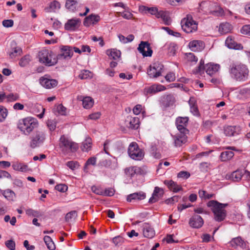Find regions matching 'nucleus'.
Masks as SVG:
<instances>
[{
	"label": "nucleus",
	"instance_id": "nucleus-44",
	"mask_svg": "<svg viewBox=\"0 0 250 250\" xmlns=\"http://www.w3.org/2000/svg\"><path fill=\"white\" fill-rule=\"evenodd\" d=\"M157 18H161L166 24H169L170 23V18L167 13L164 11H160L159 14H157Z\"/></svg>",
	"mask_w": 250,
	"mask_h": 250
},
{
	"label": "nucleus",
	"instance_id": "nucleus-52",
	"mask_svg": "<svg viewBox=\"0 0 250 250\" xmlns=\"http://www.w3.org/2000/svg\"><path fill=\"white\" fill-rule=\"evenodd\" d=\"M35 107L38 110V111H36L35 110L34 112L39 118L42 119L43 117L45 108H44L41 105H36Z\"/></svg>",
	"mask_w": 250,
	"mask_h": 250
},
{
	"label": "nucleus",
	"instance_id": "nucleus-17",
	"mask_svg": "<svg viewBox=\"0 0 250 250\" xmlns=\"http://www.w3.org/2000/svg\"><path fill=\"white\" fill-rule=\"evenodd\" d=\"M241 132L239 126H228L224 128V133L228 136H235L239 134Z\"/></svg>",
	"mask_w": 250,
	"mask_h": 250
},
{
	"label": "nucleus",
	"instance_id": "nucleus-28",
	"mask_svg": "<svg viewBox=\"0 0 250 250\" xmlns=\"http://www.w3.org/2000/svg\"><path fill=\"white\" fill-rule=\"evenodd\" d=\"M244 173V169H238L232 172L228 178L233 182H239L243 177Z\"/></svg>",
	"mask_w": 250,
	"mask_h": 250
},
{
	"label": "nucleus",
	"instance_id": "nucleus-29",
	"mask_svg": "<svg viewBox=\"0 0 250 250\" xmlns=\"http://www.w3.org/2000/svg\"><path fill=\"white\" fill-rule=\"evenodd\" d=\"M146 197V194L142 191L135 192L127 196V201L131 202L133 200H142L144 199Z\"/></svg>",
	"mask_w": 250,
	"mask_h": 250
},
{
	"label": "nucleus",
	"instance_id": "nucleus-63",
	"mask_svg": "<svg viewBox=\"0 0 250 250\" xmlns=\"http://www.w3.org/2000/svg\"><path fill=\"white\" fill-rule=\"evenodd\" d=\"M241 33L243 34L250 36V25L246 24L243 26L241 29Z\"/></svg>",
	"mask_w": 250,
	"mask_h": 250
},
{
	"label": "nucleus",
	"instance_id": "nucleus-56",
	"mask_svg": "<svg viewBox=\"0 0 250 250\" xmlns=\"http://www.w3.org/2000/svg\"><path fill=\"white\" fill-rule=\"evenodd\" d=\"M7 113L6 108L0 105V122H2L6 119Z\"/></svg>",
	"mask_w": 250,
	"mask_h": 250
},
{
	"label": "nucleus",
	"instance_id": "nucleus-7",
	"mask_svg": "<svg viewBox=\"0 0 250 250\" xmlns=\"http://www.w3.org/2000/svg\"><path fill=\"white\" fill-rule=\"evenodd\" d=\"M181 24L183 30L187 33H192L197 30V23L190 15H187L186 18L183 19Z\"/></svg>",
	"mask_w": 250,
	"mask_h": 250
},
{
	"label": "nucleus",
	"instance_id": "nucleus-6",
	"mask_svg": "<svg viewBox=\"0 0 250 250\" xmlns=\"http://www.w3.org/2000/svg\"><path fill=\"white\" fill-rule=\"evenodd\" d=\"M127 153L130 158L136 161L142 160L145 156L144 151L139 147L136 142H132L130 144Z\"/></svg>",
	"mask_w": 250,
	"mask_h": 250
},
{
	"label": "nucleus",
	"instance_id": "nucleus-9",
	"mask_svg": "<svg viewBox=\"0 0 250 250\" xmlns=\"http://www.w3.org/2000/svg\"><path fill=\"white\" fill-rule=\"evenodd\" d=\"M164 66L159 62L152 63L147 70V74L151 78H156L161 75Z\"/></svg>",
	"mask_w": 250,
	"mask_h": 250
},
{
	"label": "nucleus",
	"instance_id": "nucleus-41",
	"mask_svg": "<svg viewBox=\"0 0 250 250\" xmlns=\"http://www.w3.org/2000/svg\"><path fill=\"white\" fill-rule=\"evenodd\" d=\"M12 167L15 170L21 172H26L28 169L27 165L18 162L13 163Z\"/></svg>",
	"mask_w": 250,
	"mask_h": 250
},
{
	"label": "nucleus",
	"instance_id": "nucleus-22",
	"mask_svg": "<svg viewBox=\"0 0 250 250\" xmlns=\"http://www.w3.org/2000/svg\"><path fill=\"white\" fill-rule=\"evenodd\" d=\"M166 89L165 86L161 84H153L150 86L146 87L145 92L146 94H153L158 92L164 91Z\"/></svg>",
	"mask_w": 250,
	"mask_h": 250
},
{
	"label": "nucleus",
	"instance_id": "nucleus-60",
	"mask_svg": "<svg viewBox=\"0 0 250 250\" xmlns=\"http://www.w3.org/2000/svg\"><path fill=\"white\" fill-rule=\"evenodd\" d=\"M163 29L165 30L169 35H172L177 38H179L181 37V35L180 33L173 31L167 27H163Z\"/></svg>",
	"mask_w": 250,
	"mask_h": 250
},
{
	"label": "nucleus",
	"instance_id": "nucleus-5",
	"mask_svg": "<svg viewBox=\"0 0 250 250\" xmlns=\"http://www.w3.org/2000/svg\"><path fill=\"white\" fill-rule=\"evenodd\" d=\"M60 146L64 153L73 152L78 149V145L73 142L71 139L67 136L62 135L60 139Z\"/></svg>",
	"mask_w": 250,
	"mask_h": 250
},
{
	"label": "nucleus",
	"instance_id": "nucleus-34",
	"mask_svg": "<svg viewBox=\"0 0 250 250\" xmlns=\"http://www.w3.org/2000/svg\"><path fill=\"white\" fill-rule=\"evenodd\" d=\"M164 47L165 49L167 50L168 54L172 56L175 55L178 48L177 44L173 42L167 43Z\"/></svg>",
	"mask_w": 250,
	"mask_h": 250
},
{
	"label": "nucleus",
	"instance_id": "nucleus-37",
	"mask_svg": "<svg viewBox=\"0 0 250 250\" xmlns=\"http://www.w3.org/2000/svg\"><path fill=\"white\" fill-rule=\"evenodd\" d=\"M106 54L113 60H117L121 56V52L116 49H108L106 52Z\"/></svg>",
	"mask_w": 250,
	"mask_h": 250
},
{
	"label": "nucleus",
	"instance_id": "nucleus-23",
	"mask_svg": "<svg viewBox=\"0 0 250 250\" xmlns=\"http://www.w3.org/2000/svg\"><path fill=\"white\" fill-rule=\"evenodd\" d=\"M186 134H176L172 136V138L174 141V145L176 147H180L187 142V137L186 135Z\"/></svg>",
	"mask_w": 250,
	"mask_h": 250
},
{
	"label": "nucleus",
	"instance_id": "nucleus-51",
	"mask_svg": "<svg viewBox=\"0 0 250 250\" xmlns=\"http://www.w3.org/2000/svg\"><path fill=\"white\" fill-rule=\"evenodd\" d=\"M20 99V95L17 93H10L7 95V102H13Z\"/></svg>",
	"mask_w": 250,
	"mask_h": 250
},
{
	"label": "nucleus",
	"instance_id": "nucleus-25",
	"mask_svg": "<svg viewBox=\"0 0 250 250\" xmlns=\"http://www.w3.org/2000/svg\"><path fill=\"white\" fill-rule=\"evenodd\" d=\"M125 172L127 176L132 177L135 174H143V170L140 167L134 166L126 168Z\"/></svg>",
	"mask_w": 250,
	"mask_h": 250
},
{
	"label": "nucleus",
	"instance_id": "nucleus-26",
	"mask_svg": "<svg viewBox=\"0 0 250 250\" xmlns=\"http://www.w3.org/2000/svg\"><path fill=\"white\" fill-rule=\"evenodd\" d=\"M220 68L219 64L209 63L205 65L204 70H205L207 74L211 76L218 72Z\"/></svg>",
	"mask_w": 250,
	"mask_h": 250
},
{
	"label": "nucleus",
	"instance_id": "nucleus-36",
	"mask_svg": "<svg viewBox=\"0 0 250 250\" xmlns=\"http://www.w3.org/2000/svg\"><path fill=\"white\" fill-rule=\"evenodd\" d=\"M91 147L92 139L90 137H86L82 143L81 149L83 151L87 152L91 149Z\"/></svg>",
	"mask_w": 250,
	"mask_h": 250
},
{
	"label": "nucleus",
	"instance_id": "nucleus-58",
	"mask_svg": "<svg viewBox=\"0 0 250 250\" xmlns=\"http://www.w3.org/2000/svg\"><path fill=\"white\" fill-rule=\"evenodd\" d=\"M56 110L58 114L61 115H66L67 113V108L62 104H59L57 106Z\"/></svg>",
	"mask_w": 250,
	"mask_h": 250
},
{
	"label": "nucleus",
	"instance_id": "nucleus-53",
	"mask_svg": "<svg viewBox=\"0 0 250 250\" xmlns=\"http://www.w3.org/2000/svg\"><path fill=\"white\" fill-rule=\"evenodd\" d=\"M92 77V74L91 72L87 70H82L79 75V77L82 80L91 78Z\"/></svg>",
	"mask_w": 250,
	"mask_h": 250
},
{
	"label": "nucleus",
	"instance_id": "nucleus-50",
	"mask_svg": "<svg viewBox=\"0 0 250 250\" xmlns=\"http://www.w3.org/2000/svg\"><path fill=\"white\" fill-rule=\"evenodd\" d=\"M121 16L125 19L131 20L133 18V15L130 11L128 7L125 8L124 11L121 12Z\"/></svg>",
	"mask_w": 250,
	"mask_h": 250
},
{
	"label": "nucleus",
	"instance_id": "nucleus-54",
	"mask_svg": "<svg viewBox=\"0 0 250 250\" xmlns=\"http://www.w3.org/2000/svg\"><path fill=\"white\" fill-rule=\"evenodd\" d=\"M199 196L202 199H209L213 197V194H209L204 190H199L198 192Z\"/></svg>",
	"mask_w": 250,
	"mask_h": 250
},
{
	"label": "nucleus",
	"instance_id": "nucleus-2",
	"mask_svg": "<svg viewBox=\"0 0 250 250\" xmlns=\"http://www.w3.org/2000/svg\"><path fill=\"white\" fill-rule=\"evenodd\" d=\"M228 204H222L216 200H210L207 203V206L210 208L214 214L215 221L221 222L223 221L226 216L225 208Z\"/></svg>",
	"mask_w": 250,
	"mask_h": 250
},
{
	"label": "nucleus",
	"instance_id": "nucleus-48",
	"mask_svg": "<svg viewBox=\"0 0 250 250\" xmlns=\"http://www.w3.org/2000/svg\"><path fill=\"white\" fill-rule=\"evenodd\" d=\"M163 102L166 106H169L172 105L174 102V98L171 95H167L163 98Z\"/></svg>",
	"mask_w": 250,
	"mask_h": 250
},
{
	"label": "nucleus",
	"instance_id": "nucleus-12",
	"mask_svg": "<svg viewBox=\"0 0 250 250\" xmlns=\"http://www.w3.org/2000/svg\"><path fill=\"white\" fill-rule=\"evenodd\" d=\"M81 21L79 18H72L68 20L64 24L65 30L69 31H75L80 27Z\"/></svg>",
	"mask_w": 250,
	"mask_h": 250
},
{
	"label": "nucleus",
	"instance_id": "nucleus-32",
	"mask_svg": "<svg viewBox=\"0 0 250 250\" xmlns=\"http://www.w3.org/2000/svg\"><path fill=\"white\" fill-rule=\"evenodd\" d=\"M2 194L4 198L9 201H13L16 197L15 193L10 189H6L2 190L1 191Z\"/></svg>",
	"mask_w": 250,
	"mask_h": 250
},
{
	"label": "nucleus",
	"instance_id": "nucleus-42",
	"mask_svg": "<svg viewBox=\"0 0 250 250\" xmlns=\"http://www.w3.org/2000/svg\"><path fill=\"white\" fill-rule=\"evenodd\" d=\"M233 156L234 153L232 151H225L221 153L220 157L221 161L226 162L230 160Z\"/></svg>",
	"mask_w": 250,
	"mask_h": 250
},
{
	"label": "nucleus",
	"instance_id": "nucleus-55",
	"mask_svg": "<svg viewBox=\"0 0 250 250\" xmlns=\"http://www.w3.org/2000/svg\"><path fill=\"white\" fill-rule=\"evenodd\" d=\"M188 62H191L192 64L196 63L198 61V58L192 53H188L186 54Z\"/></svg>",
	"mask_w": 250,
	"mask_h": 250
},
{
	"label": "nucleus",
	"instance_id": "nucleus-43",
	"mask_svg": "<svg viewBox=\"0 0 250 250\" xmlns=\"http://www.w3.org/2000/svg\"><path fill=\"white\" fill-rule=\"evenodd\" d=\"M101 165L106 167L115 169L117 167L116 161L112 162L111 160H104L101 162Z\"/></svg>",
	"mask_w": 250,
	"mask_h": 250
},
{
	"label": "nucleus",
	"instance_id": "nucleus-64",
	"mask_svg": "<svg viewBox=\"0 0 250 250\" xmlns=\"http://www.w3.org/2000/svg\"><path fill=\"white\" fill-rule=\"evenodd\" d=\"M5 245L10 250H14L15 249V243L12 240L6 241L5 242Z\"/></svg>",
	"mask_w": 250,
	"mask_h": 250
},
{
	"label": "nucleus",
	"instance_id": "nucleus-40",
	"mask_svg": "<svg viewBox=\"0 0 250 250\" xmlns=\"http://www.w3.org/2000/svg\"><path fill=\"white\" fill-rule=\"evenodd\" d=\"M22 51L21 48L19 46L13 47L11 51L9 52V55L11 59H14L21 55Z\"/></svg>",
	"mask_w": 250,
	"mask_h": 250
},
{
	"label": "nucleus",
	"instance_id": "nucleus-39",
	"mask_svg": "<svg viewBox=\"0 0 250 250\" xmlns=\"http://www.w3.org/2000/svg\"><path fill=\"white\" fill-rule=\"evenodd\" d=\"M60 7V3L56 0H54L50 2L49 6L45 8V10L47 12H54L56 10H59Z\"/></svg>",
	"mask_w": 250,
	"mask_h": 250
},
{
	"label": "nucleus",
	"instance_id": "nucleus-61",
	"mask_svg": "<svg viewBox=\"0 0 250 250\" xmlns=\"http://www.w3.org/2000/svg\"><path fill=\"white\" fill-rule=\"evenodd\" d=\"M91 190L93 192L97 195H102L103 194V191L104 189H103L101 187L93 186L91 187Z\"/></svg>",
	"mask_w": 250,
	"mask_h": 250
},
{
	"label": "nucleus",
	"instance_id": "nucleus-19",
	"mask_svg": "<svg viewBox=\"0 0 250 250\" xmlns=\"http://www.w3.org/2000/svg\"><path fill=\"white\" fill-rule=\"evenodd\" d=\"M204 224L202 218L198 215H193L189 221V224L190 227L193 228H200Z\"/></svg>",
	"mask_w": 250,
	"mask_h": 250
},
{
	"label": "nucleus",
	"instance_id": "nucleus-8",
	"mask_svg": "<svg viewBox=\"0 0 250 250\" xmlns=\"http://www.w3.org/2000/svg\"><path fill=\"white\" fill-rule=\"evenodd\" d=\"M30 146L34 148L40 146L45 140V134L41 130L35 131L30 137Z\"/></svg>",
	"mask_w": 250,
	"mask_h": 250
},
{
	"label": "nucleus",
	"instance_id": "nucleus-14",
	"mask_svg": "<svg viewBox=\"0 0 250 250\" xmlns=\"http://www.w3.org/2000/svg\"><path fill=\"white\" fill-rule=\"evenodd\" d=\"M229 244L230 246L234 249L240 247L242 249H245L248 247L247 243L239 236L232 239Z\"/></svg>",
	"mask_w": 250,
	"mask_h": 250
},
{
	"label": "nucleus",
	"instance_id": "nucleus-49",
	"mask_svg": "<svg viewBox=\"0 0 250 250\" xmlns=\"http://www.w3.org/2000/svg\"><path fill=\"white\" fill-rule=\"evenodd\" d=\"M77 3V0H67L65 3V7L69 10L74 11Z\"/></svg>",
	"mask_w": 250,
	"mask_h": 250
},
{
	"label": "nucleus",
	"instance_id": "nucleus-1",
	"mask_svg": "<svg viewBox=\"0 0 250 250\" xmlns=\"http://www.w3.org/2000/svg\"><path fill=\"white\" fill-rule=\"evenodd\" d=\"M230 77L238 82H245L248 79L249 70L248 67L241 63H232L229 66Z\"/></svg>",
	"mask_w": 250,
	"mask_h": 250
},
{
	"label": "nucleus",
	"instance_id": "nucleus-27",
	"mask_svg": "<svg viewBox=\"0 0 250 250\" xmlns=\"http://www.w3.org/2000/svg\"><path fill=\"white\" fill-rule=\"evenodd\" d=\"M164 184L170 190L174 192H178L182 189V188L181 186L178 185L172 180H165Z\"/></svg>",
	"mask_w": 250,
	"mask_h": 250
},
{
	"label": "nucleus",
	"instance_id": "nucleus-16",
	"mask_svg": "<svg viewBox=\"0 0 250 250\" xmlns=\"http://www.w3.org/2000/svg\"><path fill=\"white\" fill-rule=\"evenodd\" d=\"M188 46L192 51H201L204 48L205 43L201 40H193L188 43Z\"/></svg>",
	"mask_w": 250,
	"mask_h": 250
},
{
	"label": "nucleus",
	"instance_id": "nucleus-59",
	"mask_svg": "<svg viewBox=\"0 0 250 250\" xmlns=\"http://www.w3.org/2000/svg\"><path fill=\"white\" fill-rule=\"evenodd\" d=\"M26 214L30 216L38 217L40 215V212L32 208H28L25 210Z\"/></svg>",
	"mask_w": 250,
	"mask_h": 250
},
{
	"label": "nucleus",
	"instance_id": "nucleus-30",
	"mask_svg": "<svg viewBox=\"0 0 250 250\" xmlns=\"http://www.w3.org/2000/svg\"><path fill=\"white\" fill-rule=\"evenodd\" d=\"M188 104L190 106V111L195 116L199 117L200 114L196 102L194 98H190L188 101Z\"/></svg>",
	"mask_w": 250,
	"mask_h": 250
},
{
	"label": "nucleus",
	"instance_id": "nucleus-4",
	"mask_svg": "<svg viewBox=\"0 0 250 250\" xmlns=\"http://www.w3.org/2000/svg\"><path fill=\"white\" fill-rule=\"evenodd\" d=\"M38 123L35 118L27 117L19 121L18 128L24 134L29 135L38 126Z\"/></svg>",
	"mask_w": 250,
	"mask_h": 250
},
{
	"label": "nucleus",
	"instance_id": "nucleus-33",
	"mask_svg": "<svg viewBox=\"0 0 250 250\" xmlns=\"http://www.w3.org/2000/svg\"><path fill=\"white\" fill-rule=\"evenodd\" d=\"M127 122H128L129 126L131 128L136 129L140 125V120L138 117L128 116L127 117Z\"/></svg>",
	"mask_w": 250,
	"mask_h": 250
},
{
	"label": "nucleus",
	"instance_id": "nucleus-18",
	"mask_svg": "<svg viewBox=\"0 0 250 250\" xmlns=\"http://www.w3.org/2000/svg\"><path fill=\"white\" fill-rule=\"evenodd\" d=\"M143 233L145 237L152 238L155 235L154 229L147 223H144L142 226Z\"/></svg>",
	"mask_w": 250,
	"mask_h": 250
},
{
	"label": "nucleus",
	"instance_id": "nucleus-46",
	"mask_svg": "<svg viewBox=\"0 0 250 250\" xmlns=\"http://www.w3.org/2000/svg\"><path fill=\"white\" fill-rule=\"evenodd\" d=\"M205 66L204 60H201L199 65L192 70V73L194 74H199L201 75L202 73H204Z\"/></svg>",
	"mask_w": 250,
	"mask_h": 250
},
{
	"label": "nucleus",
	"instance_id": "nucleus-35",
	"mask_svg": "<svg viewBox=\"0 0 250 250\" xmlns=\"http://www.w3.org/2000/svg\"><path fill=\"white\" fill-rule=\"evenodd\" d=\"M139 11L141 12L145 13H150L151 15H154L157 18V14H159L157 8L156 7L149 8L145 6H142L139 7Z\"/></svg>",
	"mask_w": 250,
	"mask_h": 250
},
{
	"label": "nucleus",
	"instance_id": "nucleus-20",
	"mask_svg": "<svg viewBox=\"0 0 250 250\" xmlns=\"http://www.w3.org/2000/svg\"><path fill=\"white\" fill-rule=\"evenodd\" d=\"M225 44L226 46L230 49L235 50H241L243 49L242 44L237 43L235 41L234 38L232 36L228 37L226 40Z\"/></svg>",
	"mask_w": 250,
	"mask_h": 250
},
{
	"label": "nucleus",
	"instance_id": "nucleus-31",
	"mask_svg": "<svg viewBox=\"0 0 250 250\" xmlns=\"http://www.w3.org/2000/svg\"><path fill=\"white\" fill-rule=\"evenodd\" d=\"M78 99L83 101V107L85 109L91 108L94 104V100L90 97H83L82 96Z\"/></svg>",
	"mask_w": 250,
	"mask_h": 250
},
{
	"label": "nucleus",
	"instance_id": "nucleus-13",
	"mask_svg": "<svg viewBox=\"0 0 250 250\" xmlns=\"http://www.w3.org/2000/svg\"><path fill=\"white\" fill-rule=\"evenodd\" d=\"M101 20V18L99 15L91 14L84 18L83 24L85 27L94 26L96 25Z\"/></svg>",
	"mask_w": 250,
	"mask_h": 250
},
{
	"label": "nucleus",
	"instance_id": "nucleus-21",
	"mask_svg": "<svg viewBox=\"0 0 250 250\" xmlns=\"http://www.w3.org/2000/svg\"><path fill=\"white\" fill-rule=\"evenodd\" d=\"M40 83L44 87L50 89L56 86L58 84V82L54 79H48L41 77L40 79Z\"/></svg>",
	"mask_w": 250,
	"mask_h": 250
},
{
	"label": "nucleus",
	"instance_id": "nucleus-45",
	"mask_svg": "<svg viewBox=\"0 0 250 250\" xmlns=\"http://www.w3.org/2000/svg\"><path fill=\"white\" fill-rule=\"evenodd\" d=\"M157 18H161L166 24H169L170 23V18L167 13L164 11H160L159 14H157Z\"/></svg>",
	"mask_w": 250,
	"mask_h": 250
},
{
	"label": "nucleus",
	"instance_id": "nucleus-62",
	"mask_svg": "<svg viewBox=\"0 0 250 250\" xmlns=\"http://www.w3.org/2000/svg\"><path fill=\"white\" fill-rule=\"evenodd\" d=\"M190 173L186 171H182L179 172L177 174L178 178L187 179L190 177Z\"/></svg>",
	"mask_w": 250,
	"mask_h": 250
},
{
	"label": "nucleus",
	"instance_id": "nucleus-15",
	"mask_svg": "<svg viewBox=\"0 0 250 250\" xmlns=\"http://www.w3.org/2000/svg\"><path fill=\"white\" fill-rule=\"evenodd\" d=\"M61 53L58 55L59 58L65 59H70L73 55L72 47L70 46H62L61 48Z\"/></svg>",
	"mask_w": 250,
	"mask_h": 250
},
{
	"label": "nucleus",
	"instance_id": "nucleus-11",
	"mask_svg": "<svg viewBox=\"0 0 250 250\" xmlns=\"http://www.w3.org/2000/svg\"><path fill=\"white\" fill-rule=\"evenodd\" d=\"M137 49L144 57H151L153 53L150 44L147 42L141 41Z\"/></svg>",
	"mask_w": 250,
	"mask_h": 250
},
{
	"label": "nucleus",
	"instance_id": "nucleus-47",
	"mask_svg": "<svg viewBox=\"0 0 250 250\" xmlns=\"http://www.w3.org/2000/svg\"><path fill=\"white\" fill-rule=\"evenodd\" d=\"M43 240L48 249L50 250H55V246L50 236L47 235L45 236Z\"/></svg>",
	"mask_w": 250,
	"mask_h": 250
},
{
	"label": "nucleus",
	"instance_id": "nucleus-3",
	"mask_svg": "<svg viewBox=\"0 0 250 250\" xmlns=\"http://www.w3.org/2000/svg\"><path fill=\"white\" fill-rule=\"evenodd\" d=\"M38 57L40 63L47 66L55 65L58 62V57L52 51L43 48L38 53Z\"/></svg>",
	"mask_w": 250,
	"mask_h": 250
},
{
	"label": "nucleus",
	"instance_id": "nucleus-57",
	"mask_svg": "<svg viewBox=\"0 0 250 250\" xmlns=\"http://www.w3.org/2000/svg\"><path fill=\"white\" fill-rule=\"evenodd\" d=\"M30 61V56L25 55L19 61V65L21 67H24L27 65Z\"/></svg>",
	"mask_w": 250,
	"mask_h": 250
},
{
	"label": "nucleus",
	"instance_id": "nucleus-38",
	"mask_svg": "<svg viewBox=\"0 0 250 250\" xmlns=\"http://www.w3.org/2000/svg\"><path fill=\"white\" fill-rule=\"evenodd\" d=\"M232 26L231 24L228 22L222 23L220 24L219 32L222 34H225L230 32Z\"/></svg>",
	"mask_w": 250,
	"mask_h": 250
},
{
	"label": "nucleus",
	"instance_id": "nucleus-10",
	"mask_svg": "<svg viewBox=\"0 0 250 250\" xmlns=\"http://www.w3.org/2000/svg\"><path fill=\"white\" fill-rule=\"evenodd\" d=\"M189 119L188 117H178L176 119L175 124L181 133L187 134L188 130L187 128Z\"/></svg>",
	"mask_w": 250,
	"mask_h": 250
},
{
	"label": "nucleus",
	"instance_id": "nucleus-24",
	"mask_svg": "<svg viewBox=\"0 0 250 250\" xmlns=\"http://www.w3.org/2000/svg\"><path fill=\"white\" fill-rule=\"evenodd\" d=\"M164 191L162 188L158 187L155 188L152 196L149 200V202L154 203L158 201L163 195Z\"/></svg>",
	"mask_w": 250,
	"mask_h": 250
}]
</instances>
